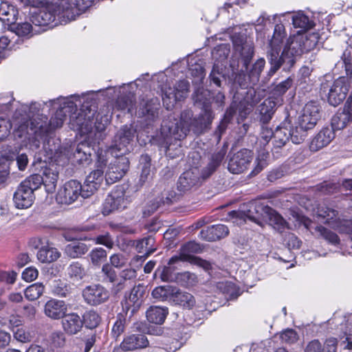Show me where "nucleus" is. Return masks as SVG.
Here are the masks:
<instances>
[{
  "mask_svg": "<svg viewBox=\"0 0 352 352\" xmlns=\"http://www.w3.org/2000/svg\"><path fill=\"white\" fill-rule=\"evenodd\" d=\"M62 318L63 328L68 334H76L79 332L82 327V320L77 314H65Z\"/></svg>",
  "mask_w": 352,
  "mask_h": 352,
  "instance_id": "31",
  "label": "nucleus"
},
{
  "mask_svg": "<svg viewBox=\"0 0 352 352\" xmlns=\"http://www.w3.org/2000/svg\"><path fill=\"white\" fill-rule=\"evenodd\" d=\"M337 340L330 338L326 340L324 346L318 340H314L309 342L305 352H336Z\"/></svg>",
  "mask_w": 352,
  "mask_h": 352,
  "instance_id": "33",
  "label": "nucleus"
},
{
  "mask_svg": "<svg viewBox=\"0 0 352 352\" xmlns=\"http://www.w3.org/2000/svg\"><path fill=\"white\" fill-rule=\"evenodd\" d=\"M176 287L172 285H164L155 287L152 292V296L159 301L173 300Z\"/></svg>",
  "mask_w": 352,
  "mask_h": 352,
  "instance_id": "44",
  "label": "nucleus"
},
{
  "mask_svg": "<svg viewBox=\"0 0 352 352\" xmlns=\"http://www.w3.org/2000/svg\"><path fill=\"white\" fill-rule=\"evenodd\" d=\"M106 163L100 160L97 162L96 169L91 171L86 177L83 191V198H88L102 185L104 180V168Z\"/></svg>",
  "mask_w": 352,
  "mask_h": 352,
  "instance_id": "14",
  "label": "nucleus"
},
{
  "mask_svg": "<svg viewBox=\"0 0 352 352\" xmlns=\"http://www.w3.org/2000/svg\"><path fill=\"white\" fill-rule=\"evenodd\" d=\"M173 302L186 309H192L196 304L195 298L191 294L180 291L177 287L176 292H175L173 296Z\"/></svg>",
  "mask_w": 352,
  "mask_h": 352,
  "instance_id": "40",
  "label": "nucleus"
},
{
  "mask_svg": "<svg viewBox=\"0 0 352 352\" xmlns=\"http://www.w3.org/2000/svg\"><path fill=\"white\" fill-rule=\"evenodd\" d=\"M94 0H63L58 7L60 16L64 19L74 20L76 16L85 12Z\"/></svg>",
  "mask_w": 352,
  "mask_h": 352,
  "instance_id": "12",
  "label": "nucleus"
},
{
  "mask_svg": "<svg viewBox=\"0 0 352 352\" xmlns=\"http://www.w3.org/2000/svg\"><path fill=\"white\" fill-rule=\"evenodd\" d=\"M289 139V129L285 126L277 127L273 133L274 148L272 151L277 153L278 151L275 150L284 146Z\"/></svg>",
  "mask_w": 352,
  "mask_h": 352,
  "instance_id": "43",
  "label": "nucleus"
},
{
  "mask_svg": "<svg viewBox=\"0 0 352 352\" xmlns=\"http://www.w3.org/2000/svg\"><path fill=\"white\" fill-rule=\"evenodd\" d=\"M160 195L157 197L154 202L148 206L149 208L147 210L148 214L154 212L162 205H169L173 203V199L175 198V192L166 188L164 184L157 186L155 192H160Z\"/></svg>",
  "mask_w": 352,
  "mask_h": 352,
  "instance_id": "23",
  "label": "nucleus"
},
{
  "mask_svg": "<svg viewBox=\"0 0 352 352\" xmlns=\"http://www.w3.org/2000/svg\"><path fill=\"white\" fill-rule=\"evenodd\" d=\"M40 177H27L19 186L14 195V201L18 208L30 207L34 200V192L39 188Z\"/></svg>",
  "mask_w": 352,
  "mask_h": 352,
  "instance_id": "7",
  "label": "nucleus"
},
{
  "mask_svg": "<svg viewBox=\"0 0 352 352\" xmlns=\"http://www.w3.org/2000/svg\"><path fill=\"white\" fill-rule=\"evenodd\" d=\"M144 294V287L141 285L135 286L131 291L128 298L126 299L125 305L127 310L131 307H133L131 312L133 313L138 310L142 302V298Z\"/></svg>",
  "mask_w": 352,
  "mask_h": 352,
  "instance_id": "36",
  "label": "nucleus"
},
{
  "mask_svg": "<svg viewBox=\"0 0 352 352\" xmlns=\"http://www.w3.org/2000/svg\"><path fill=\"white\" fill-rule=\"evenodd\" d=\"M124 194V186H117L106 198L103 212L104 214H109L114 210L124 208L126 204Z\"/></svg>",
  "mask_w": 352,
  "mask_h": 352,
  "instance_id": "20",
  "label": "nucleus"
},
{
  "mask_svg": "<svg viewBox=\"0 0 352 352\" xmlns=\"http://www.w3.org/2000/svg\"><path fill=\"white\" fill-rule=\"evenodd\" d=\"M190 84L187 80H179L173 87L162 89V100L166 109H171L177 101L186 98L189 93Z\"/></svg>",
  "mask_w": 352,
  "mask_h": 352,
  "instance_id": "11",
  "label": "nucleus"
},
{
  "mask_svg": "<svg viewBox=\"0 0 352 352\" xmlns=\"http://www.w3.org/2000/svg\"><path fill=\"white\" fill-rule=\"evenodd\" d=\"M10 45V40L8 36L0 37V63L8 56L9 52L11 50Z\"/></svg>",
  "mask_w": 352,
  "mask_h": 352,
  "instance_id": "64",
  "label": "nucleus"
},
{
  "mask_svg": "<svg viewBox=\"0 0 352 352\" xmlns=\"http://www.w3.org/2000/svg\"><path fill=\"white\" fill-rule=\"evenodd\" d=\"M84 186L75 179L66 182L58 191L56 197V201L61 204H71L74 203L79 196L83 197Z\"/></svg>",
  "mask_w": 352,
  "mask_h": 352,
  "instance_id": "13",
  "label": "nucleus"
},
{
  "mask_svg": "<svg viewBox=\"0 0 352 352\" xmlns=\"http://www.w3.org/2000/svg\"><path fill=\"white\" fill-rule=\"evenodd\" d=\"M209 95V91L198 89L194 96L196 102L204 104L203 111L198 118H193L192 111L186 109L181 113L179 120L175 122L169 124L164 122L161 134L164 138L162 146L166 151L170 149L173 139L180 141L187 136L190 130L195 134H201L209 128L214 118L210 106L206 103V96Z\"/></svg>",
  "mask_w": 352,
  "mask_h": 352,
  "instance_id": "2",
  "label": "nucleus"
},
{
  "mask_svg": "<svg viewBox=\"0 0 352 352\" xmlns=\"http://www.w3.org/2000/svg\"><path fill=\"white\" fill-rule=\"evenodd\" d=\"M226 153V151L221 148L220 151L212 155L208 163L200 170L202 183L216 171L217 168L221 165Z\"/></svg>",
  "mask_w": 352,
  "mask_h": 352,
  "instance_id": "26",
  "label": "nucleus"
},
{
  "mask_svg": "<svg viewBox=\"0 0 352 352\" xmlns=\"http://www.w3.org/2000/svg\"><path fill=\"white\" fill-rule=\"evenodd\" d=\"M82 296L87 303L96 306L107 300L109 294L103 286L98 284L86 287L82 291Z\"/></svg>",
  "mask_w": 352,
  "mask_h": 352,
  "instance_id": "21",
  "label": "nucleus"
},
{
  "mask_svg": "<svg viewBox=\"0 0 352 352\" xmlns=\"http://www.w3.org/2000/svg\"><path fill=\"white\" fill-rule=\"evenodd\" d=\"M135 130L126 125L123 126L115 135L109 151L115 157L124 156L129 151V146L134 138Z\"/></svg>",
  "mask_w": 352,
  "mask_h": 352,
  "instance_id": "10",
  "label": "nucleus"
},
{
  "mask_svg": "<svg viewBox=\"0 0 352 352\" xmlns=\"http://www.w3.org/2000/svg\"><path fill=\"white\" fill-rule=\"evenodd\" d=\"M82 320V324H85L86 327L94 329L99 325L101 320L97 312L91 310L85 313Z\"/></svg>",
  "mask_w": 352,
  "mask_h": 352,
  "instance_id": "57",
  "label": "nucleus"
},
{
  "mask_svg": "<svg viewBox=\"0 0 352 352\" xmlns=\"http://www.w3.org/2000/svg\"><path fill=\"white\" fill-rule=\"evenodd\" d=\"M309 131L308 129L302 128L297 122L294 127L289 129L290 140L294 144H301L306 139Z\"/></svg>",
  "mask_w": 352,
  "mask_h": 352,
  "instance_id": "48",
  "label": "nucleus"
},
{
  "mask_svg": "<svg viewBox=\"0 0 352 352\" xmlns=\"http://www.w3.org/2000/svg\"><path fill=\"white\" fill-rule=\"evenodd\" d=\"M300 34L289 36L287 40L283 51L279 56L278 60L280 63V67H284L285 70H289L296 63V56L304 53Z\"/></svg>",
  "mask_w": 352,
  "mask_h": 352,
  "instance_id": "9",
  "label": "nucleus"
},
{
  "mask_svg": "<svg viewBox=\"0 0 352 352\" xmlns=\"http://www.w3.org/2000/svg\"><path fill=\"white\" fill-rule=\"evenodd\" d=\"M292 85L293 79L291 77H289L286 80L275 85L272 90V94L273 96L281 97L287 92Z\"/></svg>",
  "mask_w": 352,
  "mask_h": 352,
  "instance_id": "60",
  "label": "nucleus"
},
{
  "mask_svg": "<svg viewBox=\"0 0 352 352\" xmlns=\"http://www.w3.org/2000/svg\"><path fill=\"white\" fill-rule=\"evenodd\" d=\"M168 314V309L167 307L151 306L147 309L146 316L148 322L161 324L164 322Z\"/></svg>",
  "mask_w": 352,
  "mask_h": 352,
  "instance_id": "39",
  "label": "nucleus"
},
{
  "mask_svg": "<svg viewBox=\"0 0 352 352\" xmlns=\"http://www.w3.org/2000/svg\"><path fill=\"white\" fill-rule=\"evenodd\" d=\"M276 102L272 98H268L264 100L261 105V121L263 123L268 122L274 113Z\"/></svg>",
  "mask_w": 352,
  "mask_h": 352,
  "instance_id": "47",
  "label": "nucleus"
},
{
  "mask_svg": "<svg viewBox=\"0 0 352 352\" xmlns=\"http://www.w3.org/2000/svg\"><path fill=\"white\" fill-rule=\"evenodd\" d=\"M126 324V316L122 314H118L116 320L111 329V336L117 339L124 331Z\"/></svg>",
  "mask_w": 352,
  "mask_h": 352,
  "instance_id": "58",
  "label": "nucleus"
},
{
  "mask_svg": "<svg viewBox=\"0 0 352 352\" xmlns=\"http://www.w3.org/2000/svg\"><path fill=\"white\" fill-rule=\"evenodd\" d=\"M201 251L200 245L195 241H189L183 245L179 249V255L171 257L168 261L169 265H175L179 262L187 261L203 267L205 270L210 269V263L199 257L192 256V254L199 253Z\"/></svg>",
  "mask_w": 352,
  "mask_h": 352,
  "instance_id": "8",
  "label": "nucleus"
},
{
  "mask_svg": "<svg viewBox=\"0 0 352 352\" xmlns=\"http://www.w3.org/2000/svg\"><path fill=\"white\" fill-rule=\"evenodd\" d=\"M292 23L295 28L308 30L314 26L313 22L302 12H298L292 16Z\"/></svg>",
  "mask_w": 352,
  "mask_h": 352,
  "instance_id": "55",
  "label": "nucleus"
},
{
  "mask_svg": "<svg viewBox=\"0 0 352 352\" xmlns=\"http://www.w3.org/2000/svg\"><path fill=\"white\" fill-rule=\"evenodd\" d=\"M18 113L14 114V126L13 134L16 140H19L22 144H33L36 148L40 143L45 141L48 135V127L43 124L36 123L29 119L30 116L19 118Z\"/></svg>",
  "mask_w": 352,
  "mask_h": 352,
  "instance_id": "3",
  "label": "nucleus"
},
{
  "mask_svg": "<svg viewBox=\"0 0 352 352\" xmlns=\"http://www.w3.org/2000/svg\"><path fill=\"white\" fill-rule=\"evenodd\" d=\"M67 311L65 301L57 299H50L44 305L45 315L52 320L62 318Z\"/></svg>",
  "mask_w": 352,
  "mask_h": 352,
  "instance_id": "24",
  "label": "nucleus"
},
{
  "mask_svg": "<svg viewBox=\"0 0 352 352\" xmlns=\"http://www.w3.org/2000/svg\"><path fill=\"white\" fill-rule=\"evenodd\" d=\"M202 184L200 170L195 166L181 175L177 181V189L180 192H186L197 190Z\"/></svg>",
  "mask_w": 352,
  "mask_h": 352,
  "instance_id": "15",
  "label": "nucleus"
},
{
  "mask_svg": "<svg viewBox=\"0 0 352 352\" xmlns=\"http://www.w3.org/2000/svg\"><path fill=\"white\" fill-rule=\"evenodd\" d=\"M131 246L134 247L138 253L142 254V256L148 257L155 250L154 248L155 239L151 236L145 237L140 240L132 241Z\"/></svg>",
  "mask_w": 352,
  "mask_h": 352,
  "instance_id": "37",
  "label": "nucleus"
},
{
  "mask_svg": "<svg viewBox=\"0 0 352 352\" xmlns=\"http://www.w3.org/2000/svg\"><path fill=\"white\" fill-rule=\"evenodd\" d=\"M88 251L87 245L82 242L75 241L65 247V253L71 258H78Z\"/></svg>",
  "mask_w": 352,
  "mask_h": 352,
  "instance_id": "46",
  "label": "nucleus"
},
{
  "mask_svg": "<svg viewBox=\"0 0 352 352\" xmlns=\"http://www.w3.org/2000/svg\"><path fill=\"white\" fill-rule=\"evenodd\" d=\"M316 214L324 223L332 226L340 220L338 211L325 205H321L317 208Z\"/></svg>",
  "mask_w": 352,
  "mask_h": 352,
  "instance_id": "38",
  "label": "nucleus"
},
{
  "mask_svg": "<svg viewBox=\"0 0 352 352\" xmlns=\"http://www.w3.org/2000/svg\"><path fill=\"white\" fill-rule=\"evenodd\" d=\"M108 167L105 175L107 184H113L122 179L129 168V160L125 156L115 157Z\"/></svg>",
  "mask_w": 352,
  "mask_h": 352,
  "instance_id": "17",
  "label": "nucleus"
},
{
  "mask_svg": "<svg viewBox=\"0 0 352 352\" xmlns=\"http://www.w3.org/2000/svg\"><path fill=\"white\" fill-rule=\"evenodd\" d=\"M230 50L228 44H221L215 47L212 51V58L214 63H223L228 58Z\"/></svg>",
  "mask_w": 352,
  "mask_h": 352,
  "instance_id": "49",
  "label": "nucleus"
},
{
  "mask_svg": "<svg viewBox=\"0 0 352 352\" xmlns=\"http://www.w3.org/2000/svg\"><path fill=\"white\" fill-rule=\"evenodd\" d=\"M234 46L235 50L240 53L243 60V65L245 69H247L254 54V47L252 43L250 42L243 43L242 41H239L238 43L237 41H234Z\"/></svg>",
  "mask_w": 352,
  "mask_h": 352,
  "instance_id": "41",
  "label": "nucleus"
},
{
  "mask_svg": "<svg viewBox=\"0 0 352 352\" xmlns=\"http://www.w3.org/2000/svg\"><path fill=\"white\" fill-rule=\"evenodd\" d=\"M175 282L183 287H192L197 283V277L195 274L189 272L177 273Z\"/></svg>",
  "mask_w": 352,
  "mask_h": 352,
  "instance_id": "53",
  "label": "nucleus"
},
{
  "mask_svg": "<svg viewBox=\"0 0 352 352\" xmlns=\"http://www.w3.org/2000/svg\"><path fill=\"white\" fill-rule=\"evenodd\" d=\"M86 270L78 261L72 262L65 270L67 280L72 283L81 281L86 276Z\"/></svg>",
  "mask_w": 352,
  "mask_h": 352,
  "instance_id": "32",
  "label": "nucleus"
},
{
  "mask_svg": "<svg viewBox=\"0 0 352 352\" xmlns=\"http://www.w3.org/2000/svg\"><path fill=\"white\" fill-rule=\"evenodd\" d=\"M148 344V341L144 335L133 334L124 339L120 344V348L124 351H133L145 348Z\"/></svg>",
  "mask_w": 352,
  "mask_h": 352,
  "instance_id": "30",
  "label": "nucleus"
},
{
  "mask_svg": "<svg viewBox=\"0 0 352 352\" xmlns=\"http://www.w3.org/2000/svg\"><path fill=\"white\" fill-rule=\"evenodd\" d=\"M142 170L140 182L144 184L153 178V172L151 170V158L148 155H142L140 160Z\"/></svg>",
  "mask_w": 352,
  "mask_h": 352,
  "instance_id": "45",
  "label": "nucleus"
},
{
  "mask_svg": "<svg viewBox=\"0 0 352 352\" xmlns=\"http://www.w3.org/2000/svg\"><path fill=\"white\" fill-rule=\"evenodd\" d=\"M349 91V83L344 77H340L333 82H324L320 87V91L327 95L328 102L333 107L344 101Z\"/></svg>",
  "mask_w": 352,
  "mask_h": 352,
  "instance_id": "6",
  "label": "nucleus"
},
{
  "mask_svg": "<svg viewBox=\"0 0 352 352\" xmlns=\"http://www.w3.org/2000/svg\"><path fill=\"white\" fill-rule=\"evenodd\" d=\"M160 103L157 98H153L141 103L138 110L140 117L144 119L147 124L155 122L159 118Z\"/></svg>",
  "mask_w": 352,
  "mask_h": 352,
  "instance_id": "22",
  "label": "nucleus"
},
{
  "mask_svg": "<svg viewBox=\"0 0 352 352\" xmlns=\"http://www.w3.org/2000/svg\"><path fill=\"white\" fill-rule=\"evenodd\" d=\"M229 234L227 226L222 224L214 225L208 227L200 232V238L208 241H215L226 237Z\"/></svg>",
  "mask_w": 352,
  "mask_h": 352,
  "instance_id": "29",
  "label": "nucleus"
},
{
  "mask_svg": "<svg viewBox=\"0 0 352 352\" xmlns=\"http://www.w3.org/2000/svg\"><path fill=\"white\" fill-rule=\"evenodd\" d=\"M270 207L266 206L260 201H252L248 203L242 204L239 210H233L230 212V216L238 221H245L246 219L256 223V224L263 226V221L266 219L267 212H270Z\"/></svg>",
  "mask_w": 352,
  "mask_h": 352,
  "instance_id": "4",
  "label": "nucleus"
},
{
  "mask_svg": "<svg viewBox=\"0 0 352 352\" xmlns=\"http://www.w3.org/2000/svg\"><path fill=\"white\" fill-rule=\"evenodd\" d=\"M18 16L17 9L7 1H0V21L8 25H14Z\"/></svg>",
  "mask_w": 352,
  "mask_h": 352,
  "instance_id": "34",
  "label": "nucleus"
},
{
  "mask_svg": "<svg viewBox=\"0 0 352 352\" xmlns=\"http://www.w3.org/2000/svg\"><path fill=\"white\" fill-rule=\"evenodd\" d=\"M300 38L301 40H303L302 45L304 53L313 50L317 45L319 39L317 33L300 34Z\"/></svg>",
  "mask_w": 352,
  "mask_h": 352,
  "instance_id": "54",
  "label": "nucleus"
},
{
  "mask_svg": "<svg viewBox=\"0 0 352 352\" xmlns=\"http://www.w3.org/2000/svg\"><path fill=\"white\" fill-rule=\"evenodd\" d=\"M265 65V61L264 58H260L252 65V68L249 72L250 81L252 84H256L258 81Z\"/></svg>",
  "mask_w": 352,
  "mask_h": 352,
  "instance_id": "59",
  "label": "nucleus"
},
{
  "mask_svg": "<svg viewBox=\"0 0 352 352\" xmlns=\"http://www.w3.org/2000/svg\"><path fill=\"white\" fill-rule=\"evenodd\" d=\"M14 31L19 36H28L32 35V26L28 22L21 23L16 25Z\"/></svg>",
  "mask_w": 352,
  "mask_h": 352,
  "instance_id": "62",
  "label": "nucleus"
},
{
  "mask_svg": "<svg viewBox=\"0 0 352 352\" xmlns=\"http://www.w3.org/2000/svg\"><path fill=\"white\" fill-rule=\"evenodd\" d=\"M320 118L319 105L316 102L311 101L303 107L297 122L302 128L311 131L316 126Z\"/></svg>",
  "mask_w": 352,
  "mask_h": 352,
  "instance_id": "16",
  "label": "nucleus"
},
{
  "mask_svg": "<svg viewBox=\"0 0 352 352\" xmlns=\"http://www.w3.org/2000/svg\"><path fill=\"white\" fill-rule=\"evenodd\" d=\"M352 122V112L344 107L342 111H338L331 118V129L342 130Z\"/></svg>",
  "mask_w": 352,
  "mask_h": 352,
  "instance_id": "35",
  "label": "nucleus"
},
{
  "mask_svg": "<svg viewBox=\"0 0 352 352\" xmlns=\"http://www.w3.org/2000/svg\"><path fill=\"white\" fill-rule=\"evenodd\" d=\"M253 160V153L248 149H241L229 160L228 168L233 174H240L249 167Z\"/></svg>",
  "mask_w": 352,
  "mask_h": 352,
  "instance_id": "18",
  "label": "nucleus"
},
{
  "mask_svg": "<svg viewBox=\"0 0 352 352\" xmlns=\"http://www.w3.org/2000/svg\"><path fill=\"white\" fill-rule=\"evenodd\" d=\"M60 256L57 249L50 245L42 246L37 252V258L41 263H52L56 261Z\"/></svg>",
  "mask_w": 352,
  "mask_h": 352,
  "instance_id": "42",
  "label": "nucleus"
},
{
  "mask_svg": "<svg viewBox=\"0 0 352 352\" xmlns=\"http://www.w3.org/2000/svg\"><path fill=\"white\" fill-rule=\"evenodd\" d=\"M286 37L285 26L278 23L274 27V33L267 45L266 56L271 67L267 75L272 76L279 69L280 63L278 59L283 41Z\"/></svg>",
  "mask_w": 352,
  "mask_h": 352,
  "instance_id": "5",
  "label": "nucleus"
},
{
  "mask_svg": "<svg viewBox=\"0 0 352 352\" xmlns=\"http://www.w3.org/2000/svg\"><path fill=\"white\" fill-rule=\"evenodd\" d=\"M134 100V96L131 94L120 96L116 101L115 107L118 110H126L127 112L131 113L133 109Z\"/></svg>",
  "mask_w": 352,
  "mask_h": 352,
  "instance_id": "50",
  "label": "nucleus"
},
{
  "mask_svg": "<svg viewBox=\"0 0 352 352\" xmlns=\"http://www.w3.org/2000/svg\"><path fill=\"white\" fill-rule=\"evenodd\" d=\"M222 78H224V75L222 72V67L217 63H214L213 67L210 74V82L214 83L217 87H221Z\"/></svg>",
  "mask_w": 352,
  "mask_h": 352,
  "instance_id": "61",
  "label": "nucleus"
},
{
  "mask_svg": "<svg viewBox=\"0 0 352 352\" xmlns=\"http://www.w3.org/2000/svg\"><path fill=\"white\" fill-rule=\"evenodd\" d=\"M67 116L69 117V124L72 130L96 140L103 139V133L109 124V119L106 116L97 113L96 106L88 102L84 103L79 111L73 102H69L60 107L50 119L49 125L42 123L48 127V135L52 130L61 127Z\"/></svg>",
  "mask_w": 352,
  "mask_h": 352,
  "instance_id": "1",
  "label": "nucleus"
},
{
  "mask_svg": "<svg viewBox=\"0 0 352 352\" xmlns=\"http://www.w3.org/2000/svg\"><path fill=\"white\" fill-rule=\"evenodd\" d=\"M40 177L39 188L43 184L47 193H53L55 191L58 179V173L57 171L47 168L43 170V175L34 174L30 176V177Z\"/></svg>",
  "mask_w": 352,
  "mask_h": 352,
  "instance_id": "27",
  "label": "nucleus"
},
{
  "mask_svg": "<svg viewBox=\"0 0 352 352\" xmlns=\"http://www.w3.org/2000/svg\"><path fill=\"white\" fill-rule=\"evenodd\" d=\"M58 3L56 6L43 8L38 12L33 13L31 16V21L34 25L47 26L51 25L56 20V16L63 21L67 22L69 20L61 18L58 10Z\"/></svg>",
  "mask_w": 352,
  "mask_h": 352,
  "instance_id": "19",
  "label": "nucleus"
},
{
  "mask_svg": "<svg viewBox=\"0 0 352 352\" xmlns=\"http://www.w3.org/2000/svg\"><path fill=\"white\" fill-rule=\"evenodd\" d=\"M110 263L112 266L116 268H122L128 263V258L121 253H117L110 256Z\"/></svg>",
  "mask_w": 352,
  "mask_h": 352,
  "instance_id": "63",
  "label": "nucleus"
},
{
  "mask_svg": "<svg viewBox=\"0 0 352 352\" xmlns=\"http://www.w3.org/2000/svg\"><path fill=\"white\" fill-rule=\"evenodd\" d=\"M334 137L333 129L329 127L323 128L310 142V150L318 151L327 146L333 140Z\"/></svg>",
  "mask_w": 352,
  "mask_h": 352,
  "instance_id": "28",
  "label": "nucleus"
},
{
  "mask_svg": "<svg viewBox=\"0 0 352 352\" xmlns=\"http://www.w3.org/2000/svg\"><path fill=\"white\" fill-rule=\"evenodd\" d=\"M314 229L316 233H318L319 236L324 239L329 243L333 245L339 243L340 239L338 236L332 231L327 229L326 228L322 226H317L314 227Z\"/></svg>",
  "mask_w": 352,
  "mask_h": 352,
  "instance_id": "56",
  "label": "nucleus"
},
{
  "mask_svg": "<svg viewBox=\"0 0 352 352\" xmlns=\"http://www.w3.org/2000/svg\"><path fill=\"white\" fill-rule=\"evenodd\" d=\"M44 289L45 287L42 283H34L25 289V297L31 301L36 300L43 294Z\"/></svg>",
  "mask_w": 352,
  "mask_h": 352,
  "instance_id": "52",
  "label": "nucleus"
},
{
  "mask_svg": "<svg viewBox=\"0 0 352 352\" xmlns=\"http://www.w3.org/2000/svg\"><path fill=\"white\" fill-rule=\"evenodd\" d=\"M270 212H267L269 215L266 217V219L263 221V223L270 221L271 225L280 231L287 228V223L286 221L272 208H270Z\"/></svg>",
  "mask_w": 352,
  "mask_h": 352,
  "instance_id": "51",
  "label": "nucleus"
},
{
  "mask_svg": "<svg viewBox=\"0 0 352 352\" xmlns=\"http://www.w3.org/2000/svg\"><path fill=\"white\" fill-rule=\"evenodd\" d=\"M92 150L88 143L80 142L76 146L75 151L69 158L74 164L82 166L88 165L91 162Z\"/></svg>",
  "mask_w": 352,
  "mask_h": 352,
  "instance_id": "25",
  "label": "nucleus"
}]
</instances>
